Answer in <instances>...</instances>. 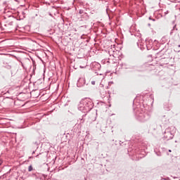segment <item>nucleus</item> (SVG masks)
<instances>
[{"instance_id": "nucleus-19", "label": "nucleus", "mask_w": 180, "mask_h": 180, "mask_svg": "<svg viewBox=\"0 0 180 180\" xmlns=\"http://www.w3.org/2000/svg\"><path fill=\"white\" fill-rule=\"evenodd\" d=\"M2 165V160L0 159V165Z\"/></svg>"}, {"instance_id": "nucleus-25", "label": "nucleus", "mask_w": 180, "mask_h": 180, "mask_svg": "<svg viewBox=\"0 0 180 180\" xmlns=\"http://www.w3.org/2000/svg\"><path fill=\"white\" fill-rule=\"evenodd\" d=\"M32 154H34V151L32 152Z\"/></svg>"}, {"instance_id": "nucleus-11", "label": "nucleus", "mask_w": 180, "mask_h": 180, "mask_svg": "<svg viewBox=\"0 0 180 180\" xmlns=\"http://www.w3.org/2000/svg\"><path fill=\"white\" fill-rule=\"evenodd\" d=\"M33 169V167L32 165H30L28 167L29 172H32V170Z\"/></svg>"}, {"instance_id": "nucleus-16", "label": "nucleus", "mask_w": 180, "mask_h": 180, "mask_svg": "<svg viewBox=\"0 0 180 180\" xmlns=\"http://www.w3.org/2000/svg\"><path fill=\"white\" fill-rule=\"evenodd\" d=\"M96 82L95 81H91V85H95Z\"/></svg>"}, {"instance_id": "nucleus-24", "label": "nucleus", "mask_w": 180, "mask_h": 180, "mask_svg": "<svg viewBox=\"0 0 180 180\" xmlns=\"http://www.w3.org/2000/svg\"><path fill=\"white\" fill-rule=\"evenodd\" d=\"M80 68H84V67H82V66H80Z\"/></svg>"}, {"instance_id": "nucleus-22", "label": "nucleus", "mask_w": 180, "mask_h": 180, "mask_svg": "<svg viewBox=\"0 0 180 180\" xmlns=\"http://www.w3.org/2000/svg\"><path fill=\"white\" fill-rule=\"evenodd\" d=\"M172 150H169V153H172Z\"/></svg>"}, {"instance_id": "nucleus-8", "label": "nucleus", "mask_w": 180, "mask_h": 180, "mask_svg": "<svg viewBox=\"0 0 180 180\" xmlns=\"http://www.w3.org/2000/svg\"><path fill=\"white\" fill-rule=\"evenodd\" d=\"M160 63L162 65H165L167 64H168V61H167V59L165 58H163L160 60Z\"/></svg>"}, {"instance_id": "nucleus-13", "label": "nucleus", "mask_w": 180, "mask_h": 180, "mask_svg": "<svg viewBox=\"0 0 180 180\" xmlns=\"http://www.w3.org/2000/svg\"><path fill=\"white\" fill-rule=\"evenodd\" d=\"M108 54L110 56H113V53H112V51L109 50L108 51Z\"/></svg>"}, {"instance_id": "nucleus-9", "label": "nucleus", "mask_w": 180, "mask_h": 180, "mask_svg": "<svg viewBox=\"0 0 180 180\" xmlns=\"http://www.w3.org/2000/svg\"><path fill=\"white\" fill-rule=\"evenodd\" d=\"M174 30H178V29L176 28V25H174L173 30L170 32V34H172V33H174Z\"/></svg>"}, {"instance_id": "nucleus-15", "label": "nucleus", "mask_w": 180, "mask_h": 180, "mask_svg": "<svg viewBox=\"0 0 180 180\" xmlns=\"http://www.w3.org/2000/svg\"><path fill=\"white\" fill-rule=\"evenodd\" d=\"M164 180H171V179H169V177H166L163 179Z\"/></svg>"}, {"instance_id": "nucleus-18", "label": "nucleus", "mask_w": 180, "mask_h": 180, "mask_svg": "<svg viewBox=\"0 0 180 180\" xmlns=\"http://www.w3.org/2000/svg\"><path fill=\"white\" fill-rule=\"evenodd\" d=\"M80 120H81V123H84V119H80Z\"/></svg>"}, {"instance_id": "nucleus-4", "label": "nucleus", "mask_w": 180, "mask_h": 180, "mask_svg": "<svg viewBox=\"0 0 180 180\" xmlns=\"http://www.w3.org/2000/svg\"><path fill=\"white\" fill-rule=\"evenodd\" d=\"M85 103L86 102L84 101V100H82L78 105V110L81 112H83V113H88L86 110H85Z\"/></svg>"}, {"instance_id": "nucleus-3", "label": "nucleus", "mask_w": 180, "mask_h": 180, "mask_svg": "<svg viewBox=\"0 0 180 180\" xmlns=\"http://www.w3.org/2000/svg\"><path fill=\"white\" fill-rule=\"evenodd\" d=\"M136 119L139 120V122H146V120H148V115H147V113L141 112L137 115Z\"/></svg>"}, {"instance_id": "nucleus-17", "label": "nucleus", "mask_w": 180, "mask_h": 180, "mask_svg": "<svg viewBox=\"0 0 180 180\" xmlns=\"http://www.w3.org/2000/svg\"><path fill=\"white\" fill-rule=\"evenodd\" d=\"M21 65H22V67H23V68H25V63L21 62Z\"/></svg>"}, {"instance_id": "nucleus-20", "label": "nucleus", "mask_w": 180, "mask_h": 180, "mask_svg": "<svg viewBox=\"0 0 180 180\" xmlns=\"http://www.w3.org/2000/svg\"><path fill=\"white\" fill-rule=\"evenodd\" d=\"M152 20H153V22H155V19H152Z\"/></svg>"}, {"instance_id": "nucleus-10", "label": "nucleus", "mask_w": 180, "mask_h": 180, "mask_svg": "<svg viewBox=\"0 0 180 180\" xmlns=\"http://www.w3.org/2000/svg\"><path fill=\"white\" fill-rule=\"evenodd\" d=\"M86 12L84 11V10H79V15H84V13H85Z\"/></svg>"}, {"instance_id": "nucleus-12", "label": "nucleus", "mask_w": 180, "mask_h": 180, "mask_svg": "<svg viewBox=\"0 0 180 180\" xmlns=\"http://www.w3.org/2000/svg\"><path fill=\"white\" fill-rule=\"evenodd\" d=\"M93 65H97L98 67H101V65L96 62L93 63Z\"/></svg>"}, {"instance_id": "nucleus-14", "label": "nucleus", "mask_w": 180, "mask_h": 180, "mask_svg": "<svg viewBox=\"0 0 180 180\" xmlns=\"http://www.w3.org/2000/svg\"><path fill=\"white\" fill-rule=\"evenodd\" d=\"M8 25H10V26H12L13 25V22H10L9 23H8Z\"/></svg>"}, {"instance_id": "nucleus-1", "label": "nucleus", "mask_w": 180, "mask_h": 180, "mask_svg": "<svg viewBox=\"0 0 180 180\" xmlns=\"http://www.w3.org/2000/svg\"><path fill=\"white\" fill-rule=\"evenodd\" d=\"M83 102L86 103L85 104H84L85 110L87 112H90L92 108H94V103H92V101L91 100L85 98V99H83Z\"/></svg>"}, {"instance_id": "nucleus-6", "label": "nucleus", "mask_w": 180, "mask_h": 180, "mask_svg": "<svg viewBox=\"0 0 180 180\" xmlns=\"http://www.w3.org/2000/svg\"><path fill=\"white\" fill-rule=\"evenodd\" d=\"M100 95L101 98H108V92L105 89H102L100 91Z\"/></svg>"}, {"instance_id": "nucleus-7", "label": "nucleus", "mask_w": 180, "mask_h": 180, "mask_svg": "<svg viewBox=\"0 0 180 180\" xmlns=\"http://www.w3.org/2000/svg\"><path fill=\"white\" fill-rule=\"evenodd\" d=\"M81 18L84 20H88V19H89V15H88V13H85L81 15Z\"/></svg>"}, {"instance_id": "nucleus-21", "label": "nucleus", "mask_w": 180, "mask_h": 180, "mask_svg": "<svg viewBox=\"0 0 180 180\" xmlns=\"http://www.w3.org/2000/svg\"><path fill=\"white\" fill-rule=\"evenodd\" d=\"M149 20H152V18H151V17H150V18H149Z\"/></svg>"}, {"instance_id": "nucleus-5", "label": "nucleus", "mask_w": 180, "mask_h": 180, "mask_svg": "<svg viewBox=\"0 0 180 180\" xmlns=\"http://www.w3.org/2000/svg\"><path fill=\"white\" fill-rule=\"evenodd\" d=\"M85 77H80L77 83V85L79 88H81V86H84V85H85Z\"/></svg>"}, {"instance_id": "nucleus-2", "label": "nucleus", "mask_w": 180, "mask_h": 180, "mask_svg": "<svg viewBox=\"0 0 180 180\" xmlns=\"http://www.w3.org/2000/svg\"><path fill=\"white\" fill-rule=\"evenodd\" d=\"M174 139V134L171 132L169 129H167L164 133V139L168 141V140H172Z\"/></svg>"}, {"instance_id": "nucleus-23", "label": "nucleus", "mask_w": 180, "mask_h": 180, "mask_svg": "<svg viewBox=\"0 0 180 180\" xmlns=\"http://www.w3.org/2000/svg\"><path fill=\"white\" fill-rule=\"evenodd\" d=\"M173 178H174V179H176L177 177H175V176H174V177H173Z\"/></svg>"}]
</instances>
